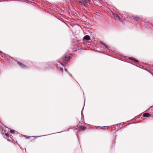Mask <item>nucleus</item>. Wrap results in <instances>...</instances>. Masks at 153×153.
Segmentation results:
<instances>
[{"instance_id":"obj_1","label":"nucleus","mask_w":153,"mask_h":153,"mask_svg":"<svg viewBox=\"0 0 153 153\" xmlns=\"http://www.w3.org/2000/svg\"><path fill=\"white\" fill-rule=\"evenodd\" d=\"M130 18L131 19L136 22L140 20L141 19L140 17L134 16H131Z\"/></svg>"},{"instance_id":"obj_3","label":"nucleus","mask_w":153,"mask_h":153,"mask_svg":"<svg viewBox=\"0 0 153 153\" xmlns=\"http://www.w3.org/2000/svg\"><path fill=\"white\" fill-rule=\"evenodd\" d=\"M70 59V57L67 55H65L62 57V59L64 60H65V61H68Z\"/></svg>"},{"instance_id":"obj_12","label":"nucleus","mask_w":153,"mask_h":153,"mask_svg":"<svg viewBox=\"0 0 153 153\" xmlns=\"http://www.w3.org/2000/svg\"><path fill=\"white\" fill-rule=\"evenodd\" d=\"M132 60H134V61H135L136 62H138V61L137 60L134 59H133Z\"/></svg>"},{"instance_id":"obj_2","label":"nucleus","mask_w":153,"mask_h":153,"mask_svg":"<svg viewBox=\"0 0 153 153\" xmlns=\"http://www.w3.org/2000/svg\"><path fill=\"white\" fill-rule=\"evenodd\" d=\"M78 2L81 3L82 5H85L86 3L89 1V0H77Z\"/></svg>"},{"instance_id":"obj_8","label":"nucleus","mask_w":153,"mask_h":153,"mask_svg":"<svg viewBox=\"0 0 153 153\" xmlns=\"http://www.w3.org/2000/svg\"><path fill=\"white\" fill-rule=\"evenodd\" d=\"M101 43L104 46H105V48H107L108 47L107 45H106L104 43H103L102 42H101Z\"/></svg>"},{"instance_id":"obj_15","label":"nucleus","mask_w":153,"mask_h":153,"mask_svg":"<svg viewBox=\"0 0 153 153\" xmlns=\"http://www.w3.org/2000/svg\"><path fill=\"white\" fill-rule=\"evenodd\" d=\"M1 52L0 51V53H1Z\"/></svg>"},{"instance_id":"obj_6","label":"nucleus","mask_w":153,"mask_h":153,"mask_svg":"<svg viewBox=\"0 0 153 153\" xmlns=\"http://www.w3.org/2000/svg\"><path fill=\"white\" fill-rule=\"evenodd\" d=\"M114 16L117 19L121 20V18L117 14H115L114 15Z\"/></svg>"},{"instance_id":"obj_11","label":"nucleus","mask_w":153,"mask_h":153,"mask_svg":"<svg viewBox=\"0 0 153 153\" xmlns=\"http://www.w3.org/2000/svg\"><path fill=\"white\" fill-rule=\"evenodd\" d=\"M10 132L11 133H14V131L12 130H11L10 131Z\"/></svg>"},{"instance_id":"obj_14","label":"nucleus","mask_w":153,"mask_h":153,"mask_svg":"<svg viewBox=\"0 0 153 153\" xmlns=\"http://www.w3.org/2000/svg\"><path fill=\"white\" fill-rule=\"evenodd\" d=\"M66 64V63H62V65H64V64Z\"/></svg>"},{"instance_id":"obj_9","label":"nucleus","mask_w":153,"mask_h":153,"mask_svg":"<svg viewBox=\"0 0 153 153\" xmlns=\"http://www.w3.org/2000/svg\"><path fill=\"white\" fill-rule=\"evenodd\" d=\"M5 136H6V138H7V137H8V135L7 134L5 133L4 135V137H5Z\"/></svg>"},{"instance_id":"obj_7","label":"nucleus","mask_w":153,"mask_h":153,"mask_svg":"<svg viewBox=\"0 0 153 153\" xmlns=\"http://www.w3.org/2000/svg\"><path fill=\"white\" fill-rule=\"evenodd\" d=\"M18 64L20 66H21L22 68H24V67H25V66L22 64L21 63L19 62H17Z\"/></svg>"},{"instance_id":"obj_4","label":"nucleus","mask_w":153,"mask_h":153,"mask_svg":"<svg viewBox=\"0 0 153 153\" xmlns=\"http://www.w3.org/2000/svg\"><path fill=\"white\" fill-rule=\"evenodd\" d=\"M143 117H151V115L148 113H144L143 114Z\"/></svg>"},{"instance_id":"obj_10","label":"nucleus","mask_w":153,"mask_h":153,"mask_svg":"<svg viewBox=\"0 0 153 153\" xmlns=\"http://www.w3.org/2000/svg\"><path fill=\"white\" fill-rule=\"evenodd\" d=\"M81 128L83 130H85L86 128L83 126H81Z\"/></svg>"},{"instance_id":"obj_13","label":"nucleus","mask_w":153,"mask_h":153,"mask_svg":"<svg viewBox=\"0 0 153 153\" xmlns=\"http://www.w3.org/2000/svg\"><path fill=\"white\" fill-rule=\"evenodd\" d=\"M60 70H61L62 71H63V69L62 68H60Z\"/></svg>"},{"instance_id":"obj_5","label":"nucleus","mask_w":153,"mask_h":153,"mask_svg":"<svg viewBox=\"0 0 153 153\" xmlns=\"http://www.w3.org/2000/svg\"><path fill=\"white\" fill-rule=\"evenodd\" d=\"M83 39L86 40H89L90 39V37L89 35H87L84 37Z\"/></svg>"}]
</instances>
